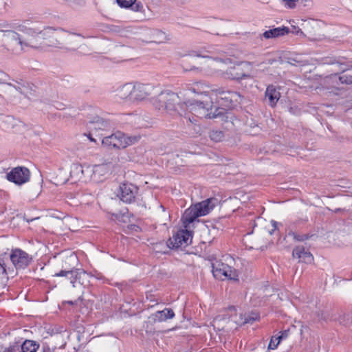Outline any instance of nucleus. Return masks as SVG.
Segmentation results:
<instances>
[{
	"label": "nucleus",
	"instance_id": "1",
	"mask_svg": "<svg viewBox=\"0 0 352 352\" xmlns=\"http://www.w3.org/2000/svg\"><path fill=\"white\" fill-rule=\"evenodd\" d=\"M3 45L13 53L19 54L25 46L35 47L32 42L27 43L23 41L19 34L12 30H2L0 32Z\"/></svg>",
	"mask_w": 352,
	"mask_h": 352
},
{
	"label": "nucleus",
	"instance_id": "2",
	"mask_svg": "<svg viewBox=\"0 0 352 352\" xmlns=\"http://www.w3.org/2000/svg\"><path fill=\"white\" fill-rule=\"evenodd\" d=\"M140 137H126L121 131H116L111 135L106 136L102 139V144L108 148H124L138 142Z\"/></svg>",
	"mask_w": 352,
	"mask_h": 352
},
{
	"label": "nucleus",
	"instance_id": "3",
	"mask_svg": "<svg viewBox=\"0 0 352 352\" xmlns=\"http://www.w3.org/2000/svg\"><path fill=\"white\" fill-rule=\"evenodd\" d=\"M16 28L18 31L22 32L32 38L41 35L43 39L51 37L56 30L51 27H39L36 23L29 20L23 21L17 25Z\"/></svg>",
	"mask_w": 352,
	"mask_h": 352
},
{
	"label": "nucleus",
	"instance_id": "4",
	"mask_svg": "<svg viewBox=\"0 0 352 352\" xmlns=\"http://www.w3.org/2000/svg\"><path fill=\"white\" fill-rule=\"evenodd\" d=\"M212 272L215 278L223 280L228 278L238 280L239 274L237 270L229 265L216 261L212 263Z\"/></svg>",
	"mask_w": 352,
	"mask_h": 352
},
{
	"label": "nucleus",
	"instance_id": "5",
	"mask_svg": "<svg viewBox=\"0 0 352 352\" xmlns=\"http://www.w3.org/2000/svg\"><path fill=\"white\" fill-rule=\"evenodd\" d=\"M6 179L17 186H21L30 181V171L25 166H17L6 174Z\"/></svg>",
	"mask_w": 352,
	"mask_h": 352
},
{
	"label": "nucleus",
	"instance_id": "6",
	"mask_svg": "<svg viewBox=\"0 0 352 352\" xmlns=\"http://www.w3.org/2000/svg\"><path fill=\"white\" fill-rule=\"evenodd\" d=\"M159 93L157 100L160 104H156V107L159 109L164 108L170 111L176 110L175 104L178 102V95L170 91L160 90Z\"/></svg>",
	"mask_w": 352,
	"mask_h": 352
},
{
	"label": "nucleus",
	"instance_id": "7",
	"mask_svg": "<svg viewBox=\"0 0 352 352\" xmlns=\"http://www.w3.org/2000/svg\"><path fill=\"white\" fill-rule=\"evenodd\" d=\"M9 256L16 270L25 269L32 261V257L27 252L19 248L12 249Z\"/></svg>",
	"mask_w": 352,
	"mask_h": 352
},
{
	"label": "nucleus",
	"instance_id": "8",
	"mask_svg": "<svg viewBox=\"0 0 352 352\" xmlns=\"http://www.w3.org/2000/svg\"><path fill=\"white\" fill-rule=\"evenodd\" d=\"M133 101L142 100L149 96L157 94L160 91L159 87H155L151 84H133Z\"/></svg>",
	"mask_w": 352,
	"mask_h": 352
},
{
	"label": "nucleus",
	"instance_id": "9",
	"mask_svg": "<svg viewBox=\"0 0 352 352\" xmlns=\"http://www.w3.org/2000/svg\"><path fill=\"white\" fill-rule=\"evenodd\" d=\"M186 106L195 117L209 119L211 107H212L211 101H195L190 104H186Z\"/></svg>",
	"mask_w": 352,
	"mask_h": 352
},
{
	"label": "nucleus",
	"instance_id": "10",
	"mask_svg": "<svg viewBox=\"0 0 352 352\" xmlns=\"http://www.w3.org/2000/svg\"><path fill=\"white\" fill-rule=\"evenodd\" d=\"M192 232L185 228L180 230L173 234L172 238L168 240V246L171 248H178L182 245L186 246L192 241Z\"/></svg>",
	"mask_w": 352,
	"mask_h": 352
},
{
	"label": "nucleus",
	"instance_id": "11",
	"mask_svg": "<svg viewBox=\"0 0 352 352\" xmlns=\"http://www.w3.org/2000/svg\"><path fill=\"white\" fill-rule=\"evenodd\" d=\"M138 190V189L135 185L124 183L120 186V198L125 203H131L135 199Z\"/></svg>",
	"mask_w": 352,
	"mask_h": 352
},
{
	"label": "nucleus",
	"instance_id": "12",
	"mask_svg": "<svg viewBox=\"0 0 352 352\" xmlns=\"http://www.w3.org/2000/svg\"><path fill=\"white\" fill-rule=\"evenodd\" d=\"M294 258H298L299 262L310 264L314 261V256L309 249L302 245L296 246L292 251Z\"/></svg>",
	"mask_w": 352,
	"mask_h": 352
},
{
	"label": "nucleus",
	"instance_id": "13",
	"mask_svg": "<svg viewBox=\"0 0 352 352\" xmlns=\"http://www.w3.org/2000/svg\"><path fill=\"white\" fill-rule=\"evenodd\" d=\"M110 127L111 125L109 122L99 116H95L90 118L87 123V128L95 133L98 131L107 130Z\"/></svg>",
	"mask_w": 352,
	"mask_h": 352
},
{
	"label": "nucleus",
	"instance_id": "14",
	"mask_svg": "<svg viewBox=\"0 0 352 352\" xmlns=\"http://www.w3.org/2000/svg\"><path fill=\"white\" fill-rule=\"evenodd\" d=\"M216 199L209 198L194 205L200 217L208 214L215 206Z\"/></svg>",
	"mask_w": 352,
	"mask_h": 352
},
{
	"label": "nucleus",
	"instance_id": "15",
	"mask_svg": "<svg viewBox=\"0 0 352 352\" xmlns=\"http://www.w3.org/2000/svg\"><path fill=\"white\" fill-rule=\"evenodd\" d=\"M200 216L197 212L195 206H190L189 208L185 210L182 217V221L184 227L185 228H188L189 225L193 223Z\"/></svg>",
	"mask_w": 352,
	"mask_h": 352
},
{
	"label": "nucleus",
	"instance_id": "16",
	"mask_svg": "<svg viewBox=\"0 0 352 352\" xmlns=\"http://www.w3.org/2000/svg\"><path fill=\"white\" fill-rule=\"evenodd\" d=\"M146 34L149 36L142 41L146 43H160L164 42L166 36L164 32L159 30H147Z\"/></svg>",
	"mask_w": 352,
	"mask_h": 352
},
{
	"label": "nucleus",
	"instance_id": "17",
	"mask_svg": "<svg viewBox=\"0 0 352 352\" xmlns=\"http://www.w3.org/2000/svg\"><path fill=\"white\" fill-rule=\"evenodd\" d=\"M265 99L268 100L269 104L274 107L280 99V94L275 86L270 85L265 90Z\"/></svg>",
	"mask_w": 352,
	"mask_h": 352
},
{
	"label": "nucleus",
	"instance_id": "18",
	"mask_svg": "<svg viewBox=\"0 0 352 352\" xmlns=\"http://www.w3.org/2000/svg\"><path fill=\"white\" fill-rule=\"evenodd\" d=\"M133 84L126 83L117 89V96L124 100L133 101Z\"/></svg>",
	"mask_w": 352,
	"mask_h": 352
},
{
	"label": "nucleus",
	"instance_id": "19",
	"mask_svg": "<svg viewBox=\"0 0 352 352\" xmlns=\"http://www.w3.org/2000/svg\"><path fill=\"white\" fill-rule=\"evenodd\" d=\"M186 89L196 94H206L210 90V86L204 82L198 81L186 84Z\"/></svg>",
	"mask_w": 352,
	"mask_h": 352
},
{
	"label": "nucleus",
	"instance_id": "20",
	"mask_svg": "<svg viewBox=\"0 0 352 352\" xmlns=\"http://www.w3.org/2000/svg\"><path fill=\"white\" fill-rule=\"evenodd\" d=\"M175 317V313L173 309L165 308L162 311H157L152 314V319L154 322H164Z\"/></svg>",
	"mask_w": 352,
	"mask_h": 352
},
{
	"label": "nucleus",
	"instance_id": "21",
	"mask_svg": "<svg viewBox=\"0 0 352 352\" xmlns=\"http://www.w3.org/2000/svg\"><path fill=\"white\" fill-rule=\"evenodd\" d=\"M288 33H289V28L287 27L283 26L265 31L263 34V36L266 39H269L285 36Z\"/></svg>",
	"mask_w": 352,
	"mask_h": 352
},
{
	"label": "nucleus",
	"instance_id": "22",
	"mask_svg": "<svg viewBox=\"0 0 352 352\" xmlns=\"http://www.w3.org/2000/svg\"><path fill=\"white\" fill-rule=\"evenodd\" d=\"M21 352H36L40 348V344L32 340H25L19 344Z\"/></svg>",
	"mask_w": 352,
	"mask_h": 352
},
{
	"label": "nucleus",
	"instance_id": "23",
	"mask_svg": "<svg viewBox=\"0 0 352 352\" xmlns=\"http://www.w3.org/2000/svg\"><path fill=\"white\" fill-rule=\"evenodd\" d=\"M85 274H86V272L84 270L74 268V269L69 270L67 278L70 280V283L72 284L73 287H74L76 286L75 284L76 283L82 284L80 282V279L82 278V276H85Z\"/></svg>",
	"mask_w": 352,
	"mask_h": 352
},
{
	"label": "nucleus",
	"instance_id": "24",
	"mask_svg": "<svg viewBox=\"0 0 352 352\" xmlns=\"http://www.w3.org/2000/svg\"><path fill=\"white\" fill-rule=\"evenodd\" d=\"M214 54V52L212 50H206L204 52H196L193 51L191 54V56H197V57H202V58H211L216 61H220L226 63L227 60H229V59H223L221 57H217L214 56L213 54Z\"/></svg>",
	"mask_w": 352,
	"mask_h": 352
},
{
	"label": "nucleus",
	"instance_id": "25",
	"mask_svg": "<svg viewBox=\"0 0 352 352\" xmlns=\"http://www.w3.org/2000/svg\"><path fill=\"white\" fill-rule=\"evenodd\" d=\"M227 78L232 80H240L242 79H245L250 78V75L248 74H245L239 72V68L233 67L229 69V72H227Z\"/></svg>",
	"mask_w": 352,
	"mask_h": 352
},
{
	"label": "nucleus",
	"instance_id": "26",
	"mask_svg": "<svg viewBox=\"0 0 352 352\" xmlns=\"http://www.w3.org/2000/svg\"><path fill=\"white\" fill-rule=\"evenodd\" d=\"M86 171L92 173L94 179H96V175H104L108 172V167L107 164H98L92 167L87 166Z\"/></svg>",
	"mask_w": 352,
	"mask_h": 352
},
{
	"label": "nucleus",
	"instance_id": "27",
	"mask_svg": "<svg viewBox=\"0 0 352 352\" xmlns=\"http://www.w3.org/2000/svg\"><path fill=\"white\" fill-rule=\"evenodd\" d=\"M337 320L344 326H352V309L348 313L340 316Z\"/></svg>",
	"mask_w": 352,
	"mask_h": 352
},
{
	"label": "nucleus",
	"instance_id": "28",
	"mask_svg": "<svg viewBox=\"0 0 352 352\" xmlns=\"http://www.w3.org/2000/svg\"><path fill=\"white\" fill-rule=\"evenodd\" d=\"M289 236H292L294 239L297 241H304L311 238V235L308 234H298L293 231L288 232Z\"/></svg>",
	"mask_w": 352,
	"mask_h": 352
},
{
	"label": "nucleus",
	"instance_id": "29",
	"mask_svg": "<svg viewBox=\"0 0 352 352\" xmlns=\"http://www.w3.org/2000/svg\"><path fill=\"white\" fill-rule=\"evenodd\" d=\"M259 314L252 312L250 314H245L243 318V324H252L254 321L258 320Z\"/></svg>",
	"mask_w": 352,
	"mask_h": 352
},
{
	"label": "nucleus",
	"instance_id": "30",
	"mask_svg": "<svg viewBox=\"0 0 352 352\" xmlns=\"http://www.w3.org/2000/svg\"><path fill=\"white\" fill-rule=\"evenodd\" d=\"M6 255V253L4 254H0V274L4 275L7 277L8 274L9 268L7 269L4 258Z\"/></svg>",
	"mask_w": 352,
	"mask_h": 352
},
{
	"label": "nucleus",
	"instance_id": "31",
	"mask_svg": "<svg viewBox=\"0 0 352 352\" xmlns=\"http://www.w3.org/2000/svg\"><path fill=\"white\" fill-rule=\"evenodd\" d=\"M209 136L214 142H220L224 138L223 133L221 131H212L210 132Z\"/></svg>",
	"mask_w": 352,
	"mask_h": 352
},
{
	"label": "nucleus",
	"instance_id": "32",
	"mask_svg": "<svg viewBox=\"0 0 352 352\" xmlns=\"http://www.w3.org/2000/svg\"><path fill=\"white\" fill-rule=\"evenodd\" d=\"M225 114V109L223 108H216L214 111H212V107H211L210 114L209 119L217 118H223Z\"/></svg>",
	"mask_w": 352,
	"mask_h": 352
},
{
	"label": "nucleus",
	"instance_id": "33",
	"mask_svg": "<svg viewBox=\"0 0 352 352\" xmlns=\"http://www.w3.org/2000/svg\"><path fill=\"white\" fill-rule=\"evenodd\" d=\"M226 319L221 316L215 317L212 321V326L214 329L218 331L223 330V327L221 325V322H224Z\"/></svg>",
	"mask_w": 352,
	"mask_h": 352
},
{
	"label": "nucleus",
	"instance_id": "34",
	"mask_svg": "<svg viewBox=\"0 0 352 352\" xmlns=\"http://www.w3.org/2000/svg\"><path fill=\"white\" fill-rule=\"evenodd\" d=\"M226 92L223 91L221 93V98L222 99H226V100H230L231 102H232L233 100H235L236 102L237 101V97H240V95L236 93V92H234V91H228L227 92V94H228V96H224L223 95H226Z\"/></svg>",
	"mask_w": 352,
	"mask_h": 352
},
{
	"label": "nucleus",
	"instance_id": "35",
	"mask_svg": "<svg viewBox=\"0 0 352 352\" xmlns=\"http://www.w3.org/2000/svg\"><path fill=\"white\" fill-rule=\"evenodd\" d=\"M283 336L272 337L270 340L268 348L270 349H275L280 343V341L283 339Z\"/></svg>",
	"mask_w": 352,
	"mask_h": 352
},
{
	"label": "nucleus",
	"instance_id": "36",
	"mask_svg": "<svg viewBox=\"0 0 352 352\" xmlns=\"http://www.w3.org/2000/svg\"><path fill=\"white\" fill-rule=\"evenodd\" d=\"M0 352H21L18 344H10L7 347L2 348Z\"/></svg>",
	"mask_w": 352,
	"mask_h": 352
},
{
	"label": "nucleus",
	"instance_id": "37",
	"mask_svg": "<svg viewBox=\"0 0 352 352\" xmlns=\"http://www.w3.org/2000/svg\"><path fill=\"white\" fill-rule=\"evenodd\" d=\"M118 4L124 8H129L132 6V4L136 1V0H116Z\"/></svg>",
	"mask_w": 352,
	"mask_h": 352
},
{
	"label": "nucleus",
	"instance_id": "38",
	"mask_svg": "<svg viewBox=\"0 0 352 352\" xmlns=\"http://www.w3.org/2000/svg\"><path fill=\"white\" fill-rule=\"evenodd\" d=\"M280 3L285 8L288 9H293L296 7V3L298 0H280Z\"/></svg>",
	"mask_w": 352,
	"mask_h": 352
},
{
	"label": "nucleus",
	"instance_id": "39",
	"mask_svg": "<svg viewBox=\"0 0 352 352\" xmlns=\"http://www.w3.org/2000/svg\"><path fill=\"white\" fill-rule=\"evenodd\" d=\"M338 78L341 84H352V76L344 74L339 76Z\"/></svg>",
	"mask_w": 352,
	"mask_h": 352
},
{
	"label": "nucleus",
	"instance_id": "40",
	"mask_svg": "<svg viewBox=\"0 0 352 352\" xmlns=\"http://www.w3.org/2000/svg\"><path fill=\"white\" fill-rule=\"evenodd\" d=\"M56 350V347H52L47 343H43L41 345L40 352H57Z\"/></svg>",
	"mask_w": 352,
	"mask_h": 352
},
{
	"label": "nucleus",
	"instance_id": "41",
	"mask_svg": "<svg viewBox=\"0 0 352 352\" xmlns=\"http://www.w3.org/2000/svg\"><path fill=\"white\" fill-rule=\"evenodd\" d=\"M133 11L134 12H142L144 10L143 4L141 2H135L134 4H132V6L130 7Z\"/></svg>",
	"mask_w": 352,
	"mask_h": 352
},
{
	"label": "nucleus",
	"instance_id": "42",
	"mask_svg": "<svg viewBox=\"0 0 352 352\" xmlns=\"http://www.w3.org/2000/svg\"><path fill=\"white\" fill-rule=\"evenodd\" d=\"M91 276L94 277L97 280H102L103 283H106L108 281L107 278L100 272L98 271L94 272V273L91 274Z\"/></svg>",
	"mask_w": 352,
	"mask_h": 352
},
{
	"label": "nucleus",
	"instance_id": "43",
	"mask_svg": "<svg viewBox=\"0 0 352 352\" xmlns=\"http://www.w3.org/2000/svg\"><path fill=\"white\" fill-rule=\"evenodd\" d=\"M289 32H292L294 34L298 35V34H302L303 32L302 30L298 28L296 26H292V28H289Z\"/></svg>",
	"mask_w": 352,
	"mask_h": 352
},
{
	"label": "nucleus",
	"instance_id": "44",
	"mask_svg": "<svg viewBox=\"0 0 352 352\" xmlns=\"http://www.w3.org/2000/svg\"><path fill=\"white\" fill-rule=\"evenodd\" d=\"M289 111L294 115H298L300 113V109L297 106L290 107Z\"/></svg>",
	"mask_w": 352,
	"mask_h": 352
},
{
	"label": "nucleus",
	"instance_id": "45",
	"mask_svg": "<svg viewBox=\"0 0 352 352\" xmlns=\"http://www.w3.org/2000/svg\"><path fill=\"white\" fill-rule=\"evenodd\" d=\"M69 270H60L55 274L56 276H65L67 278Z\"/></svg>",
	"mask_w": 352,
	"mask_h": 352
},
{
	"label": "nucleus",
	"instance_id": "46",
	"mask_svg": "<svg viewBox=\"0 0 352 352\" xmlns=\"http://www.w3.org/2000/svg\"><path fill=\"white\" fill-rule=\"evenodd\" d=\"M333 212L334 213H341L342 214H346L347 213L348 210H346L345 208H337L334 209L333 210Z\"/></svg>",
	"mask_w": 352,
	"mask_h": 352
},
{
	"label": "nucleus",
	"instance_id": "47",
	"mask_svg": "<svg viewBox=\"0 0 352 352\" xmlns=\"http://www.w3.org/2000/svg\"><path fill=\"white\" fill-rule=\"evenodd\" d=\"M271 223L273 227V229L271 231H270V234H272L274 232V231L277 229L278 223L276 221L272 220L271 221Z\"/></svg>",
	"mask_w": 352,
	"mask_h": 352
},
{
	"label": "nucleus",
	"instance_id": "48",
	"mask_svg": "<svg viewBox=\"0 0 352 352\" xmlns=\"http://www.w3.org/2000/svg\"><path fill=\"white\" fill-rule=\"evenodd\" d=\"M93 135H96V133L94 131H91L89 130V132L87 134H85L86 136L91 141V142H96V140L92 138Z\"/></svg>",
	"mask_w": 352,
	"mask_h": 352
},
{
	"label": "nucleus",
	"instance_id": "49",
	"mask_svg": "<svg viewBox=\"0 0 352 352\" xmlns=\"http://www.w3.org/2000/svg\"><path fill=\"white\" fill-rule=\"evenodd\" d=\"M186 70H189V71L195 70L197 72V73H202V72H203L202 68H199V67H193L190 68V69H186Z\"/></svg>",
	"mask_w": 352,
	"mask_h": 352
},
{
	"label": "nucleus",
	"instance_id": "50",
	"mask_svg": "<svg viewBox=\"0 0 352 352\" xmlns=\"http://www.w3.org/2000/svg\"><path fill=\"white\" fill-rule=\"evenodd\" d=\"M280 336H283V339L285 338L287 336V331H285L281 332V335Z\"/></svg>",
	"mask_w": 352,
	"mask_h": 352
},
{
	"label": "nucleus",
	"instance_id": "51",
	"mask_svg": "<svg viewBox=\"0 0 352 352\" xmlns=\"http://www.w3.org/2000/svg\"><path fill=\"white\" fill-rule=\"evenodd\" d=\"M59 44H60V43H58V41H56V43H55L52 44L51 45H52V46H54V47H60L59 46Z\"/></svg>",
	"mask_w": 352,
	"mask_h": 352
},
{
	"label": "nucleus",
	"instance_id": "52",
	"mask_svg": "<svg viewBox=\"0 0 352 352\" xmlns=\"http://www.w3.org/2000/svg\"><path fill=\"white\" fill-rule=\"evenodd\" d=\"M188 119L189 122H191V123H192L193 122H195V120L194 117H192V118L188 117Z\"/></svg>",
	"mask_w": 352,
	"mask_h": 352
},
{
	"label": "nucleus",
	"instance_id": "53",
	"mask_svg": "<svg viewBox=\"0 0 352 352\" xmlns=\"http://www.w3.org/2000/svg\"><path fill=\"white\" fill-rule=\"evenodd\" d=\"M187 1H188V0H181V2H180V3H181L182 4H184V3H185L186 2H187Z\"/></svg>",
	"mask_w": 352,
	"mask_h": 352
},
{
	"label": "nucleus",
	"instance_id": "54",
	"mask_svg": "<svg viewBox=\"0 0 352 352\" xmlns=\"http://www.w3.org/2000/svg\"><path fill=\"white\" fill-rule=\"evenodd\" d=\"M8 120H10V119H12V118H11V117H8Z\"/></svg>",
	"mask_w": 352,
	"mask_h": 352
},
{
	"label": "nucleus",
	"instance_id": "55",
	"mask_svg": "<svg viewBox=\"0 0 352 352\" xmlns=\"http://www.w3.org/2000/svg\"><path fill=\"white\" fill-rule=\"evenodd\" d=\"M81 172H82V174H84V170L82 169Z\"/></svg>",
	"mask_w": 352,
	"mask_h": 352
}]
</instances>
